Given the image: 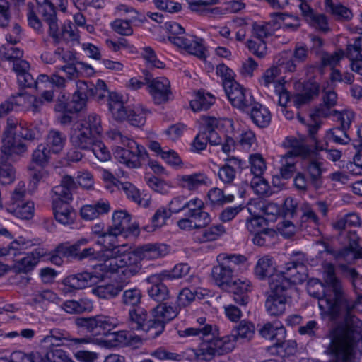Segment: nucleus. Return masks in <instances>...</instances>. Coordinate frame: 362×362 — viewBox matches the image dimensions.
Instances as JSON below:
<instances>
[{"mask_svg":"<svg viewBox=\"0 0 362 362\" xmlns=\"http://www.w3.org/2000/svg\"><path fill=\"white\" fill-rule=\"evenodd\" d=\"M360 305H362V295H358L354 300L343 291L329 307L332 320H343V322L334 327L329 334L334 351L341 350V346L346 351H351L353 343L362 342L361 333L354 327L359 320L354 311Z\"/></svg>","mask_w":362,"mask_h":362,"instance_id":"obj_1","label":"nucleus"},{"mask_svg":"<svg viewBox=\"0 0 362 362\" xmlns=\"http://www.w3.org/2000/svg\"><path fill=\"white\" fill-rule=\"evenodd\" d=\"M64 9L63 0H35V4L29 1L26 4L28 25L38 33H42V23L37 16L48 25V33L54 31L58 24L56 8Z\"/></svg>","mask_w":362,"mask_h":362,"instance_id":"obj_2","label":"nucleus"},{"mask_svg":"<svg viewBox=\"0 0 362 362\" xmlns=\"http://www.w3.org/2000/svg\"><path fill=\"white\" fill-rule=\"evenodd\" d=\"M76 325L93 336L107 335L112 336L111 340L121 345H127L132 339L129 332L122 330L110 333L117 325L116 320L109 316L98 315L90 317H78Z\"/></svg>","mask_w":362,"mask_h":362,"instance_id":"obj_3","label":"nucleus"},{"mask_svg":"<svg viewBox=\"0 0 362 362\" xmlns=\"http://www.w3.org/2000/svg\"><path fill=\"white\" fill-rule=\"evenodd\" d=\"M247 258L243 255L220 253L216 257V264L211 269V276L214 284L222 290L230 288L240 267Z\"/></svg>","mask_w":362,"mask_h":362,"instance_id":"obj_4","label":"nucleus"},{"mask_svg":"<svg viewBox=\"0 0 362 362\" xmlns=\"http://www.w3.org/2000/svg\"><path fill=\"white\" fill-rule=\"evenodd\" d=\"M259 334L262 337L275 341L267 348V352L271 355L286 357L296 352V341L286 340V330L281 322L264 324L260 329Z\"/></svg>","mask_w":362,"mask_h":362,"instance_id":"obj_5","label":"nucleus"},{"mask_svg":"<svg viewBox=\"0 0 362 362\" xmlns=\"http://www.w3.org/2000/svg\"><path fill=\"white\" fill-rule=\"evenodd\" d=\"M130 247L122 249L113 257H110L103 263L99 264L98 269L104 273H116L122 269V274L129 278L139 274L141 269V260L135 249L129 252Z\"/></svg>","mask_w":362,"mask_h":362,"instance_id":"obj_6","label":"nucleus"},{"mask_svg":"<svg viewBox=\"0 0 362 362\" xmlns=\"http://www.w3.org/2000/svg\"><path fill=\"white\" fill-rule=\"evenodd\" d=\"M286 145L291 149L282 156L281 160L282 166L280 172L283 178L289 179L296 170L294 159L297 157L303 159L309 158L314 153V151L303 141L293 136L286 139Z\"/></svg>","mask_w":362,"mask_h":362,"instance_id":"obj_7","label":"nucleus"},{"mask_svg":"<svg viewBox=\"0 0 362 362\" xmlns=\"http://www.w3.org/2000/svg\"><path fill=\"white\" fill-rule=\"evenodd\" d=\"M276 278L269 282L271 294L266 300L265 307L270 315L279 316L285 312L288 299L291 298L293 292L290 291L291 287L288 281L281 282Z\"/></svg>","mask_w":362,"mask_h":362,"instance_id":"obj_8","label":"nucleus"},{"mask_svg":"<svg viewBox=\"0 0 362 362\" xmlns=\"http://www.w3.org/2000/svg\"><path fill=\"white\" fill-rule=\"evenodd\" d=\"M26 195L25 185L20 182L11 193L10 201L6 204V207L8 213L21 219H30L34 215V203L25 200Z\"/></svg>","mask_w":362,"mask_h":362,"instance_id":"obj_9","label":"nucleus"},{"mask_svg":"<svg viewBox=\"0 0 362 362\" xmlns=\"http://www.w3.org/2000/svg\"><path fill=\"white\" fill-rule=\"evenodd\" d=\"M124 147H117L115 152V158L121 163L129 168H138L148 160V154L145 148L139 145L134 140L126 142Z\"/></svg>","mask_w":362,"mask_h":362,"instance_id":"obj_10","label":"nucleus"},{"mask_svg":"<svg viewBox=\"0 0 362 362\" xmlns=\"http://www.w3.org/2000/svg\"><path fill=\"white\" fill-rule=\"evenodd\" d=\"M143 74L154 103L157 105L167 103L172 95L169 80L165 77L154 78L148 70H144Z\"/></svg>","mask_w":362,"mask_h":362,"instance_id":"obj_11","label":"nucleus"},{"mask_svg":"<svg viewBox=\"0 0 362 362\" xmlns=\"http://www.w3.org/2000/svg\"><path fill=\"white\" fill-rule=\"evenodd\" d=\"M224 90L231 105L243 111L255 102L251 92L238 82H226Z\"/></svg>","mask_w":362,"mask_h":362,"instance_id":"obj_12","label":"nucleus"},{"mask_svg":"<svg viewBox=\"0 0 362 362\" xmlns=\"http://www.w3.org/2000/svg\"><path fill=\"white\" fill-rule=\"evenodd\" d=\"M15 122V118H8L6 127L4 132L1 151L3 155L7 157L13 155H21L26 152L28 149L25 144L13 134V129L16 127Z\"/></svg>","mask_w":362,"mask_h":362,"instance_id":"obj_13","label":"nucleus"},{"mask_svg":"<svg viewBox=\"0 0 362 362\" xmlns=\"http://www.w3.org/2000/svg\"><path fill=\"white\" fill-rule=\"evenodd\" d=\"M305 266L303 262L291 261L287 262L284 270L280 272H276V274L272 276V281L274 280V277L279 279V281H286L290 284V291L293 292L295 290V285L302 284L306 279V275L303 272Z\"/></svg>","mask_w":362,"mask_h":362,"instance_id":"obj_14","label":"nucleus"},{"mask_svg":"<svg viewBox=\"0 0 362 362\" xmlns=\"http://www.w3.org/2000/svg\"><path fill=\"white\" fill-rule=\"evenodd\" d=\"M178 314L177 307L168 305L167 303H160L152 310L151 319L153 321L154 332L150 333L153 337L160 334L167 322L174 319Z\"/></svg>","mask_w":362,"mask_h":362,"instance_id":"obj_15","label":"nucleus"},{"mask_svg":"<svg viewBox=\"0 0 362 362\" xmlns=\"http://www.w3.org/2000/svg\"><path fill=\"white\" fill-rule=\"evenodd\" d=\"M204 42V40L202 38L187 33L182 37L171 39V43L178 49H183L201 59L206 58V49Z\"/></svg>","mask_w":362,"mask_h":362,"instance_id":"obj_16","label":"nucleus"},{"mask_svg":"<svg viewBox=\"0 0 362 362\" xmlns=\"http://www.w3.org/2000/svg\"><path fill=\"white\" fill-rule=\"evenodd\" d=\"M99 277L93 272H81L69 275L62 281L65 293H70L74 290L83 289L95 284Z\"/></svg>","mask_w":362,"mask_h":362,"instance_id":"obj_17","label":"nucleus"},{"mask_svg":"<svg viewBox=\"0 0 362 362\" xmlns=\"http://www.w3.org/2000/svg\"><path fill=\"white\" fill-rule=\"evenodd\" d=\"M271 20L267 23H254L252 24V36L259 41L272 35L274 31L280 28V21H283L284 13L280 12H274L270 14Z\"/></svg>","mask_w":362,"mask_h":362,"instance_id":"obj_18","label":"nucleus"},{"mask_svg":"<svg viewBox=\"0 0 362 362\" xmlns=\"http://www.w3.org/2000/svg\"><path fill=\"white\" fill-rule=\"evenodd\" d=\"M128 324L134 330H144L151 333L154 332L151 317L148 315L144 308L140 306L129 310Z\"/></svg>","mask_w":362,"mask_h":362,"instance_id":"obj_19","label":"nucleus"},{"mask_svg":"<svg viewBox=\"0 0 362 362\" xmlns=\"http://www.w3.org/2000/svg\"><path fill=\"white\" fill-rule=\"evenodd\" d=\"M307 291L310 296L319 300L320 309L331 317V308L329 307L335 303V296H326L323 284L317 279L312 280L308 283Z\"/></svg>","mask_w":362,"mask_h":362,"instance_id":"obj_20","label":"nucleus"},{"mask_svg":"<svg viewBox=\"0 0 362 362\" xmlns=\"http://www.w3.org/2000/svg\"><path fill=\"white\" fill-rule=\"evenodd\" d=\"M197 323L198 325L196 327L178 330L177 334L179 337L186 339L187 341H192L195 339L202 340L204 338L209 337L210 335L214 334L213 326L206 323L205 317L198 318Z\"/></svg>","mask_w":362,"mask_h":362,"instance_id":"obj_21","label":"nucleus"},{"mask_svg":"<svg viewBox=\"0 0 362 362\" xmlns=\"http://www.w3.org/2000/svg\"><path fill=\"white\" fill-rule=\"evenodd\" d=\"M252 282L246 279H234L230 284V288L225 291H230L233 294V300L239 305L245 306L249 302L248 293L252 290Z\"/></svg>","mask_w":362,"mask_h":362,"instance_id":"obj_22","label":"nucleus"},{"mask_svg":"<svg viewBox=\"0 0 362 362\" xmlns=\"http://www.w3.org/2000/svg\"><path fill=\"white\" fill-rule=\"evenodd\" d=\"M76 187V183L74 178L69 175H65L62 178L61 183L54 187L52 192V204L55 201H62L69 203L72 200V192Z\"/></svg>","mask_w":362,"mask_h":362,"instance_id":"obj_23","label":"nucleus"},{"mask_svg":"<svg viewBox=\"0 0 362 362\" xmlns=\"http://www.w3.org/2000/svg\"><path fill=\"white\" fill-rule=\"evenodd\" d=\"M177 182L182 188L189 191H195L202 186H208L211 180L204 172H198L191 175H177Z\"/></svg>","mask_w":362,"mask_h":362,"instance_id":"obj_24","label":"nucleus"},{"mask_svg":"<svg viewBox=\"0 0 362 362\" xmlns=\"http://www.w3.org/2000/svg\"><path fill=\"white\" fill-rule=\"evenodd\" d=\"M55 44H59L62 40L66 41H78V30L71 22L69 21L61 27L59 23L55 26L54 31L48 33Z\"/></svg>","mask_w":362,"mask_h":362,"instance_id":"obj_25","label":"nucleus"},{"mask_svg":"<svg viewBox=\"0 0 362 362\" xmlns=\"http://www.w3.org/2000/svg\"><path fill=\"white\" fill-rule=\"evenodd\" d=\"M320 84L315 81H308L304 83L301 93L296 94L292 102L299 108L318 97L320 94Z\"/></svg>","mask_w":362,"mask_h":362,"instance_id":"obj_26","label":"nucleus"},{"mask_svg":"<svg viewBox=\"0 0 362 362\" xmlns=\"http://www.w3.org/2000/svg\"><path fill=\"white\" fill-rule=\"evenodd\" d=\"M120 233H116L113 228L107 227L102 237L97 240V244L101 245L105 251L110 252V257L119 252L122 249L127 247V245H119L117 236Z\"/></svg>","mask_w":362,"mask_h":362,"instance_id":"obj_27","label":"nucleus"},{"mask_svg":"<svg viewBox=\"0 0 362 362\" xmlns=\"http://www.w3.org/2000/svg\"><path fill=\"white\" fill-rule=\"evenodd\" d=\"M136 253L140 260L156 259L165 256L168 253V246L164 244L148 243L135 248Z\"/></svg>","mask_w":362,"mask_h":362,"instance_id":"obj_28","label":"nucleus"},{"mask_svg":"<svg viewBox=\"0 0 362 362\" xmlns=\"http://www.w3.org/2000/svg\"><path fill=\"white\" fill-rule=\"evenodd\" d=\"M97 139V136L87 130L86 131L78 125L71 136L72 144L82 150H90Z\"/></svg>","mask_w":362,"mask_h":362,"instance_id":"obj_29","label":"nucleus"},{"mask_svg":"<svg viewBox=\"0 0 362 362\" xmlns=\"http://www.w3.org/2000/svg\"><path fill=\"white\" fill-rule=\"evenodd\" d=\"M64 341H74V344L87 343L88 341L86 338H71L70 334L64 331L59 329H52L49 331V334L45 336L42 342L47 344L51 346L59 347L64 344Z\"/></svg>","mask_w":362,"mask_h":362,"instance_id":"obj_30","label":"nucleus"},{"mask_svg":"<svg viewBox=\"0 0 362 362\" xmlns=\"http://www.w3.org/2000/svg\"><path fill=\"white\" fill-rule=\"evenodd\" d=\"M253 123L260 128L267 127L271 122L269 110L262 104L255 102L246 111Z\"/></svg>","mask_w":362,"mask_h":362,"instance_id":"obj_31","label":"nucleus"},{"mask_svg":"<svg viewBox=\"0 0 362 362\" xmlns=\"http://www.w3.org/2000/svg\"><path fill=\"white\" fill-rule=\"evenodd\" d=\"M243 161L235 157L226 160V163L220 167L218 176L224 184H231L236 176L237 169L241 168Z\"/></svg>","mask_w":362,"mask_h":362,"instance_id":"obj_32","label":"nucleus"},{"mask_svg":"<svg viewBox=\"0 0 362 362\" xmlns=\"http://www.w3.org/2000/svg\"><path fill=\"white\" fill-rule=\"evenodd\" d=\"M110 210L108 201L100 199L93 204H87L81 209V216L83 219L90 221L100 215L107 214Z\"/></svg>","mask_w":362,"mask_h":362,"instance_id":"obj_33","label":"nucleus"},{"mask_svg":"<svg viewBox=\"0 0 362 362\" xmlns=\"http://www.w3.org/2000/svg\"><path fill=\"white\" fill-rule=\"evenodd\" d=\"M225 232V228L221 224L213 225L210 227L204 226L194 232L193 238L197 243H206L217 240Z\"/></svg>","mask_w":362,"mask_h":362,"instance_id":"obj_34","label":"nucleus"},{"mask_svg":"<svg viewBox=\"0 0 362 362\" xmlns=\"http://www.w3.org/2000/svg\"><path fill=\"white\" fill-rule=\"evenodd\" d=\"M191 11L197 12L201 15L216 16L222 14L220 8H211L216 4L218 0H186Z\"/></svg>","mask_w":362,"mask_h":362,"instance_id":"obj_35","label":"nucleus"},{"mask_svg":"<svg viewBox=\"0 0 362 362\" xmlns=\"http://www.w3.org/2000/svg\"><path fill=\"white\" fill-rule=\"evenodd\" d=\"M55 219L60 223L66 225L74 223L76 213L69 203L55 201L52 204Z\"/></svg>","mask_w":362,"mask_h":362,"instance_id":"obj_36","label":"nucleus"},{"mask_svg":"<svg viewBox=\"0 0 362 362\" xmlns=\"http://www.w3.org/2000/svg\"><path fill=\"white\" fill-rule=\"evenodd\" d=\"M300 1L299 8L302 14L306 17L308 20L310 21L313 26L322 31H327L329 29L327 17L324 14L314 13L310 6V3L312 1H308L306 2L303 1Z\"/></svg>","mask_w":362,"mask_h":362,"instance_id":"obj_37","label":"nucleus"},{"mask_svg":"<svg viewBox=\"0 0 362 362\" xmlns=\"http://www.w3.org/2000/svg\"><path fill=\"white\" fill-rule=\"evenodd\" d=\"M108 108L115 120H126L128 114V107L124 106L122 97L117 93H110L108 95Z\"/></svg>","mask_w":362,"mask_h":362,"instance_id":"obj_38","label":"nucleus"},{"mask_svg":"<svg viewBox=\"0 0 362 362\" xmlns=\"http://www.w3.org/2000/svg\"><path fill=\"white\" fill-rule=\"evenodd\" d=\"M275 267L273 258L265 255L259 258L255 267V275L259 280H264L269 278V283L272 281V276L276 274Z\"/></svg>","mask_w":362,"mask_h":362,"instance_id":"obj_39","label":"nucleus"},{"mask_svg":"<svg viewBox=\"0 0 362 362\" xmlns=\"http://www.w3.org/2000/svg\"><path fill=\"white\" fill-rule=\"evenodd\" d=\"M16 119V127L13 129V132L18 139H23L25 140L33 141L39 139L43 133L41 125H30L25 127L21 123L18 122Z\"/></svg>","mask_w":362,"mask_h":362,"instance_id":"obj_40","label":"nucleus"},{"mask_svg":"<svg viewBox=\"0 0 362 362\" xmlns=\"http://www.w3.org/2000/svg\"><path fill=\"white\" fill-rule=\"evenodd\" d=\"M16 119V127L13 129V132L18 139H23L25 140L33 141L39 139L43 133L41 125H30L25 127L21 123L18 122Z\"/></svg>","mask_w":362,"mask_h":362,"instance_id":"obj_41","label":"nucleus"},{"mask_svg":"<svg viewBox=\"0 0 362 362\" xmlns=\"http://www.w3.org/2000/svg\"><path fill=\"white\" fill-rule=\"evenodd\" d=\"M206 133L208 142L211 145L221 146L225 153H228L235 148V141L232 137L223 134V136L216 130Z\"/></svg>","mask_w":362,"mask_h":362,"instance_id":"obj_42","label":"nucleus"},{"mask_svg":"<svg viewBox=\"0 0 362 362\" xmlns=\"http://www.w3.org/2000/svg\"><path fill=\"white\" fill-rule=\"evenodd\" d=\"M322 100L323 103L317 107L315 115L320 117H327L335 111L332 110V107L337 104V95L334 90H324Z\"/></svg>","mask_w":362,"mask_h":362,"instance_id":"obj_43","label":"nucleus"},{"mask_svg":"<svg viewBox=\"0 0 362 362\" xmlns=\"http://www.w3.org/2000/svg\"><path fill=\"white\" fill-rule=\"evenodd\" d=\"M214 334L211 335L212 345L216 351L217 355H223L232 351L235 346V338L233 336L226 335L222 337H216V327H213Z\"/></svg>","mask_w":362,"mask_h":362,"instance_id":"obj_44","label":"nucleus"},{"mask_svg":"<svg viewBox=\"0 0 362 362\" xmlns=\"http://www.w3.org/2000/svg\"><path fill=\"white\" fill-rule=\"evenodd\" d=\"M323 279L326 284L332 288L335 299L344 291L341 281L337 277L335 268L332 264H327L324 269Z\"/></svg>","mask_w":362,"mask_h":362,"instance_id":"obj_45","label":"nucleus"},{"mask_svg":"<svg viewBox=\"0 0 362 362\" xmlns=\"http://www.w3.org/2000/svg\"><path fill=\"white\" fill-rule=\"evenodd\" d=\"M93 305L90 300L81 298L79 300H69L62 304V308L70 314H78L84 312H90Z\"/></svg>","mask_w":362,"mask_h":362,"instance_id":"obj_46","label":"nucleus"},{"mask_svg":"<svg viewBox=\"0 0 362 362\" xmlns=\"http://www.w3.org/2000/svg\"><path fill=\"white\" fill-rule=\"evenodd\" d=\"M66 141V136L64 134L58 130L51 129L46 137V143L44 144L52 153L57 154L62 151Z\"/></svg>","mask_w":362,"mask_h":362,"instance_id":"obj_47","label":"nucleus"},{"mask_svg":"<svg viewBox=\"0 0 362 362\" xmlns=\"http://www.w3.org/2000/svg\"><path fill=\"white\" fill-rule=\"evenodd\" d=\"M43 256V251L40 248L27 253L26 256L17 261L16 267L20 272L27 273L37 265L40 257Z\"/></svg>","mask_w":362,"mask_h":362,"instance_id":"obj_48","label":"nucleus"},{"mask_svg":"<svg viewBox=\"0 0 362 362\" xmlns=\"http://www.w3.org/2000/svg\"><path fill=\"white\" fill-rule=\"evenodd\" d=\"M323 163L316 160H310L305 168L309 176L310 183L315 188L319 189L322 185V168Z\"/></svg>","mask_w":362,"mask_h":362,"instance_id":"obj_49","label":"nucleus"},{"mask_svg":"<svg viewBox=\"0 0 362 362\" xmlns=\"http://www.w3.org/2000/svg\"><path fill=\"white\" fill-rule=\"evenodd\" d=\"M255 325L252 322L247 320H242L232 329L231 336L235 338L236 342L238 339L250 341L255 334Z\"/></svg>","mask_w":362,"mask_h":362,"instance_id":"obj_50","label":"nucleus"},{"mask_svg":"<svg viewBox=\"0 0 362 362\" xmlns=\"http://www.w3.org/2000/svg\"><path fill=\"white\" fill-rule=\"evenodd\" d=\"M147 113L148 110L141 105H133L131 107H128V114L126 120L132 126L141 127L146 122Z\"/></svg>","mask_w":362,"mask_h":362,"instance_id":"obj_51","label":"nucleus"},{"mask_svg":"<svg viewBox=\"0 0 362 362\" xmlns=\"http://www.w3.org/2000/svg\"><path fill=\"white\" fill-rule=\"evenodd\" d=\"M78 125L97 136H100L103 131L101 118L95 112L90 113L85 117Z\"/></svg>","mask_w":362,"mask_h":362,"instance_id":"obj_52","label":"nucleus"},{"mask_svg":"<svg viewBox=\"0 0 362 362\" xmlns=\"http://www.w3.org/2000/svg\"><path fill=\"white\" fill-rule=\"evenodd\" d=\"M131 216L127 211H115L112 214V225L110 226L116 233H122L130 229Z\"/></svg>","mask_w":362,"mask_h":362,"instance_id":"obj_53","label":"nucleus"},{"mask_svg":"<svg viewBox=\"0 0 362 362\" xmlns=\"http://www.w3.org/2000/svg\"><path fill=\"white\" fill-rule=\"evenodd\" d=\"M277 236L278 234L276 230L270 228H266L253 234L252 240L255 245L260 247H270L275 243Z\"/></svg>","mask_w":362,"mask_h":362,"instance_id":"obj_54","label":"nucleus"},{"mask_svg":"<svg viewBox=\"0 0 362 362\" xmlns=\"http://www.w3.org/2000/svg\"><path fill=\"white\" fill-rule=\"evenodd\" d=\"M207 197L210 204L214 207H221L224 204L233 202L235 198L233 194H225L223 190L218 187L209 189Z\"/></svg>","mask_w":362,"mask_h":362,"instance_id":"obj_55","label":"nucleus"},{"mask_svg":"<svg viewBox=\"0 0 362 362\" xmlns=\"http://www.w3.org/2000/svg\"><path fill=\"white\" fill-rule=\"evenodd\" d=\"M122 290V286L109 284L97 286L92 289V292L100 299L111 300L117 297Z\"/></svg>","mask_w":362,"mask_h":362,"instance_id":"obj_56","label":"nucleus"},{"mask_svg":"<svg viewBox=\"0 0 362 362\" xmlns=\"http://www.w3.org/2000/svg\"><path fill=\"white\" fill-rule=\"evenodd\" d=\"M214 98L210 93L198 92L194 100L190 102V107L194 112L207 110L214 103Z\"/></svg>","mask_w":362,"mask_h":362,"instance_id":"obj_57","label":"nucleus"},{"mask_svg":"<svg viewBox=\"0 0 362 362\" xmlns=\"http://www.w3.org/2000/svg\"><path fill=\"white\" fill-rule=\"evenodd\" d=\"M33 245V243L28 240L21 239L16 240L10 243L8 247H0V256L13 255L16 256L23 253V252Z\"/></svg>","mask_w":362,"mask_h":362,"instance_id":"obj_58","label":"nucleus"},{"mask_svg":"<svg viewBox=\"0 0 362 362\" xmlns=\"http://www.w3.org/2000/svg\"><path fill=\"white\" fill-rule=\"evenodd\" d=\"M202 342L198 349L192 350L194 354V357L197 359L209 361L215 355H217L214 346L212 345V341L211 339L202 340Z\"/></svg>","mask_w":362,"mask_h":362,"instance_id":"obj_59","label":"nucleus"},{"mask_svg":"<svg viewBox=\"0 0 362 362\" xmlns=\"http://www.w3.org/2000/svg\"><path fill=\"white\" fill-rule=\"evenodd\" d=\"M88 243V239L81 238L71 245L61 244L56 248V252H59L64 257H71L78 260L79 247L81 245H86Z\"/></svg>","mask_w":362,"mask_h":362,"instance_id":"obj_60","label":"nucleus"},{"mask_svg":"<svg viewBox=\"0 0 362 362\" xmlns=\"http://www.w3.org/2000/svg\"><path fill=\"white\" fill-rule=\"evenodd\" d=\"M142 298V293L139 288L134 287L127 289L124 291L122 298V303L133 308L139 307Z\"/></svg>","mask_w":362,"mask_h":362,"instance_id":"obj_61","label":"nucleus"},{"mask_svg":"<svg viewBox=\"0 0 362 362\" xmlns=\"http://www.w3.org/2000/svg\"><path fill=\"white\" fill-rule=\"evenodd\" d=\"M202 296V293L197 290L192 291L188 288H185L180 291L177 298V303L178 307L185 308L190 305L197 297L201 299Z\"/></svg>","mask_w":362,"mask_h":362,"instance_id":"obj_62","label":"nucleus"},{"mask_svg":"<svg viewBox=\"0 0 362 362\" xmlns=\"http://www.w3.org/2000/svg\"><path fill=\"white\" fill-rule=\"evenodd\" d=\"M52 153L47 146L41 144L33 152L32 161L40 167H45L49 163Z\"/></svg>","mask_w":362,"mask_h":362,"instance_id":"obj_63","label":"nucleus"},{"mask_svg":"<svg viewBox=\"0 0 362 362\" xmlns=\"http://www.w3.org/2000/svg\"><path fill=\"white\" fill-rule=\"evenodd\" d=\"M276 66L285 72L293 73L297 71L298 63L291 55L286 52L279 54L276 60Z\"/></svg>","mask_w":362,"mask_h":362,"instance_id":"obj_64","label":"nucleus"}]
</instances>
